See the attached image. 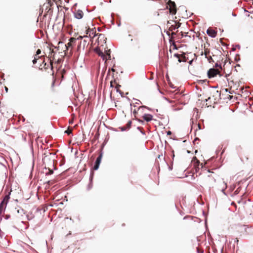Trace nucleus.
<instances>
[{
	"mask_svg": "<svg viewBox=\"0 0 253 253\" xmlns=\"http://www.w3.org/2000/svg\"><path fill=\"white\" fill-rule=\"evenodd\" d=\"M219 73V71L214 69V68H211L208 71V77L209 79H211L215 77Z\"/></svg>",
	"mask_w": 253,
	"mask_h": 253,
	"instance_id": "1",
	"label": "nucleus"
},
{
	"mask_svg": "<svg viewBox=\"0 0 253 253\" xmlns=\"http://www.w3.org/2000/svg\"><path fill=\"white\" fill-rule=\"evenodd\" d=\"M102 156H103V153H102V152H101L100 153V154L99 155V156H98V157L97 158V159H96V161L95 162V164H94V165L93 166V169L94 170H97L98 169L99 165H100V164L101 161Z\"/></svg>",
	"mask_w": 253,
	"mask_h": 253,
	"instance_id": "2",
	"label": "nucleus"
},
{
	"mask_svg": "<svg viewBox=\"0 0 253 253\" xmlns=\"http://www.w3.org/2000/svg\"><path fill=\"white\" fill-rule=\"evenodd\" d=\"M88 44L87 41L85 40H84L83 41H80V42L78 43L77 50L78 51H80L81 49L84 50L85 46H86Z\"/></svg>",
	"mask_w": 253,
	"mask_h": 253,
	"instance_id": "3",
	"label": "nucleus"
},
{
	"mask_svg": "<svg viewBox=\"0 0 253 253\" xmlns=\"http://www.w3.org/2000/svg\"><path fill=\"white\" fill-rule=\"evenodd\" d=\"M169 12L172 14H175L176 13V5L174 2L172 1L171 0H169Z\"/></svg>",
	"mask_w": 253,
	"mask_h": 253,
	"instance_id": "4",
	"label": "nucleus"
},
{
	"mask_svg": "<svg viewBox=\"0 0 253 253\" xmlns=\"http://www.w3.org/2000/svg\"><path fill=\"white\" fill-rule=\"evenodd\" d=\"M77 42V40L74 38H71L69 40V42L65 44L66 50H68L69 48L72 47L73 45L75 44Z\"/></svg>",
	"mask_w": 253,
	"mask_h": 253,
	"instance_id": "5",
	"label": "nucleus"
},
{
	"mask_svg": "<svg viewBox=\"0 0 253 253\" xmlns=\"http://www.w3.org/2000/svg\"><path fill=\"white\" fill-rule=\"evenodd\" d=\"M74 17L78 19H81L84 15L83 11L80 9H78L77 11L74 12Z\"/></svg>",
	"mask_w": 253,
	"mask_h": 253,
	"instance_id": "6",
	"label": "nucleus"
},
{
	"mask_svg": "<svg viewBox=\"0 0 253 253\" xmlns=\"http://www.w3.org/2000/svg\"><path fill=\"white\" fill-rule=\"evenodd\" d=\"M192 163L193 165L194 168H199V166L201 165L202 167H203V164H200V161L196 158V157H194L192 160Z\"/></svg>",
	"mask_w": 253,
	"mask_h": 253,
	"instance_id": "7",
	"label": "nucleus"
},
{
	"mask_svg": "<svg viewBox=\"0 0 253 253\" xmlns=\"http://www.w3.org/2000/svg\"><path fill=\"white\" fill-rule=\"evenodd\" d=\"M207 33L209 36L211 38H215L217 35V32L216 31L210 28L207 29Z\"/></svg>",
	"mask_w": 253,
	"mask_h": 253,
	"instance_id": "8",
	"label": "nucleus"
},
{
	"mask_svg": "<svg viewBox=\"0 0 253 253\" xmlns=\"http://www.w3.org/2000/svg\"><path fill=\"white\" fill-rule=\"evenodd\" d=\"M94 29H90L89 28L86 30V34H88L89 37H94L96 36L97 35L95 31H94Z\"/></svg>",
	"mask_w": 253,
	"mask_h": 253,
	"instance_id": "9",
	"label": "nucleus"
},
{
	"mask_svg": "<svg viewBox=\"0 0 253 253\" xmlns=\"http://www.w3.org/2000/svg\"><path fill=\"white\" fill-rule=\"evenodd\" d=\"M9 199V194L5 195L4 198L3 199L2 201L0 202L1 205H3V206H5V207H6Z\"/></svg>",
	"mask_w": 253,
	"mask_h": 253,
	"instance_id": "10",
	"label": "nucleus"
},
{
	"mask_svg": "<svg viewBox=\"0 0 253 253\" xmlns=\"http://www.w3.org/2000/svg\"><path fill=\"white\" fill-rule=\"evenodd\" d=\"M143 118L145 121L149 122L152 120L153 116L151 114H145L143 115Z\"/></svg>",
	"mask_w": 253,
	"mask_h": 253,
	"instance_id": "11",
	"label": "nucleus"
},
{
	"mask_svg": "<svg viewBox=\"0 0 253 253\" xmlns=\"http://www.w3.org/2000/svg\"><path fill=\"white\" fill-rule=\"evenodd\" d=\"M180 25L181 24L180 23L176 24V25H170V27H169V30L171 31L175 30V29H178L179 27H180Z\"/></svg>",
	"mask_w": 253,
	"mask_h": 253,
	"instance_id": "12",
	"label": "nucleus"
},
{
	"mask_svg": "<svg viewBox=\"0 0 253 253\" xmlns=\"http://www.w3.org/2000/svg\"><path fill=\"white\" fill-rule=\"evenodd\" d=\"M93 179V174H91L89 177L90 183L88 184L87 187V190H89L92 187V181Z\"/></svg>",
	"mask_w": 253,
	"mask_h": 253,
	"instance_id": "13",
	"label": "nucleus"
},
{
	"mask_svg": "<svg viewBox=\"0 0 253 253\" xmlns=\"http://www.w3.org/2000/svg\"><path fill=\"white\" fill-rule=\"evenodd\" d=\"M26 217L27 220H31L34 218V215L32 213V212H30L26 215Z\"/></svg>",
	"mask_w": 253,
	"mask_h": 253,
	"instance_id": "14",
	"label": "nucleus"
},
{
	"mask_svg": "<svg viewBox=\"0 0 253 253\" xmlns=\"http://www.w3.org/2000/svg\"><path fill=\"white\" fill-rule=\"evenodd\" d=\"M6 207H5L3 205H1L0 203V214L2 213L3 209H5Z\"/></svg>",
	"mask_w": 253,
	"mask_h": 253,
	"instance_id": "15",
	"label": "nucleus"
},
{
	"mask_svg": "<svg viewBox=\"0 0 253 253\" xmlns=\"http://www.w3.org/2000/svg\"><path fill=\"white\" fill-rule=\"evenodd\" d=\"M131 125V121H129L126 126V127L127 128V129H128L130 128Z\"/></svg>",
	"mask_w": 253,
	"mask_h": 253,
	"instance_id": "16",
	"label": "nucleus"
},
{
	"mask_svg": "<svg viewBox=\"0 0 253 253\" xmlns=\"http://www.w3.org/2000/svg\"><path fill=\"white\" fill-rule=\"evenodd\" d=\"M53 173V170L48 169V171L46 172V175H51Z\"/></svg>",
	"mask_w": 253,
	"mask_h": 253,
	"instance_id": "17",
	"label": "nucleus"
},
{
	"mask_svg": "<svg viewBox=\"0 0 253 253\" xmlns=\"http://www.w3.org/2000/svg\"><path fill=\"white\" fill-rule=\"evenodd\" d=\"M65 133L68 134H70L71 133H72V129H67V130H66L65 131Z\"/></svg>",
	"mask_w": 253,
	"mask_h": 253,
	"instance_id": "18",
	"label": "nucleus"
},
{
	"mask_svg": "<svg viewBox=\"0 0 253 253\" xmlns=\"http://www.w3.org/2000/svg\"><path fill=\"white\" fill-rule=\"evenodd\" d=\"M183 58L184 59L183 60H181L180 59V57H179V58H178V61L179 62H186V60L185 59V56H183Z\"/></svg>",
	"mask_w": 253,
	"mask_h": 253,
	"instance_id": "19",
	"label": "nucleus"
},
{
	"mask_svg": "<svg viewBox=\"0 0 253 253\" xmlns=\"http://www.w3.org/2000/svg\"><path fill=\"white\" fill-rule=\"evenodd\" d=\"M119 128L121 129V131H124L127 130L126 126H121L119 127Z\"/></svg>",
	"mask_w": 253,
	"mask_h": 253,
	"instance_id": "20",
	"label": "nucleus"
},
{
	"mask_svg": "<svg viewBox=\"0 0 253 253\" xmlns=\"http://www.w3.org/2000/svg\"><path fill=\"white\" fill-rule=\"evenodd\" d=\"M98 55L101 56L103 59H104V56L103 53L101 51H100L98 53Z\"/></svg>",
	"mask_w": 253,
	"mask_h": 253,
	"instance_id": "21",
	"label": "nucleus"
},
{
	"mask_svg": "<svg viewBox=\"0 0 253 253\" xmlns=\"http://www.w3.org/2000/svg\"><path fill=\"white\" fill-rule=\"evenodd\" d=\"M215 66L216 67H219L220 68H221V65L220 64H218V63H216L215 65Z\"/></svg>",
	"mask_w": 253,
	"mask_h": 253,
	"instance_id": "22",
	"label": "nucleus"
},
{
	"mask_svg": "<svg viewBox=\"0 0 253 253\" xmlns=\"http://www.w3.org/2000/svg\"><path fill=\"white\" fill-rule=\"evenodd\" d=\"M17 212H18V213H24V210H23V209H21L20 210H18L17 211Z\"/></svg>",
	"mask_w": 253,
	"mask_h": 253,
	"instance_id": "23",
	"label": "nucleus"
},
{
	"mask_svg": "<svg viewBox=\"0 0 253 253\" xmlns=\"http://www.w3.org/2000/svg\"><path fill=\"white\" fill-rule=\"evenodd\" d=\"M41 50L39 49H38L36 51L37 55H39V54H41Z\"/></svg>",
	"mask_w": 253,
	"mask_h": 253,
	"instance_id": "24",
	"label": "nucleus"
},
{
	"mask_svg": "<svg viewBox=\"0 0 253 253\" xmlns=\"http://www.w3.org/2000/svg\"><path fill=\"white\" fill-rule=\"evenodd\" d=\"M174 56L176 57L177 58H179V57H180V55L177 54V53H175L174 54Z\"/></svg>",
	"mask_w": 253,
	"mask_h": 253,
	"instance_id": "25",
	"label": "nucleus"
},
{
	"mask_svg": "<svg viewBox=\"0 0 253 253\" xmlns=\"http://www.w3.org/2000/svg\"><path fill=\"white\" fill-rule=\"evenodd\" d=\"M147 108L148 110H150V109L149 107L145 106H142L140 107L139 108Z\"/></svg>",
	"mask_w": 253,
	"mask_h": 253,
	"instance_id": "26",
	"label": "nucleus"
},
{
	"mask_svg": "<svg viewBox=\"0 0 253 253\" xmlns=\"http://www.w3.org/2000/svg\"><path fill=\"white\" fill-rule=\"evenodd\" d=\"M37 59L35 58L33 60V63L34 64H35L37 63Z\"/></svg>",
	"mask_w": 253,
	"mask_h": 253,
	"instance_id": "27",
	"label": "nucleus"
},
{
	"mask_svg": "<svg viewBox=\"0 0 253 253\" xmlns=\"http://www.w3.org/2000/svg\"><path fill=\"white\" fill-rule=\"evenodd\" d=\"M195 168V172H198L199 170V168Z\"/></svg>",
	"mask_w": 253,
	"mask_h": 253,
	"instance_id": "28",
	"label": "nucleus"
},
{
	"mask_svg": "<svg viewBox=\"0 0 253 253\" xmlns=\"http://www.w3.org/2000/svg\"><path fill=\"white\" fill-rule=\"evenodd\" d=\"M82 38H83V37H82V36H80V37H79V38H78L77 39H76V40H77V41H79V40H80L82 39Z\"/></svg>",
	"mask_w": 253,
	"mask_h": 253,
	"instance_id": "29",
	"label": "nucleus"
},
{
	"mask_svg": "<svg viewBox=\"0 0 253 253\" xmlns=\"http://www.w3.org/2000/svg\"><path fill=\"white\" fill-rule=\"evenodd\" d=\"M170 86L172 88H174L175 87L174 86V85L173 84H172L171 83L170 84Z\"/></svg>",
	"mask_w": 253,
	"mask_h": 253,
	"instance_id": "30",
	"label": "nucleus"
},
{
	"mask_svg": "<svg viewBox=\"0 0 253 253\" xmlns=\"http://www.w3.org/2000/svg\"><path fill=\"white\" fill-rule=\"evenodd\" d=\"M190 216H185L184 218H183V219H187L188 218V217H190Z\"/></svg>",
	"mask_w": 253,
	"mask_h": 253,
	"instance_id": "31",
	"label": "nucleus"
},
{
	"mask_svg": "<svg viewBox=\"0 0 253 253\" xmlns=\"http://www.w3.org/2000/svg\"><path fill=\"white\" fill-rule=\"evenodd\" d=\"M171 132L170 131H169L167 132V134L168 135H170V134H171Z\"/></svg>",
	"mask_w": 253,
	"mask_h": 253,
	"instance_id": "32",
	"label": "nucleus"
},
{
	"mask_svg": "<svg viewBox=\"0 0 253 253\" xmlns=\"http://www.w3.org/2000/svg\"><path fill=\"white\" fill-rule=\"evenodd\" d=\"M197 252H198V253H203V251H202V252H200V251H199V249H197Z\"/></svg>",
	"mask_w": 253,
	"mask_h": 253,
	"instance_id": "33",
	"label": "nucleus"
},
{
	"mask_svg": "<svg viewBox=\"0 0 253 253\" xmlns=\"http://www.w3.org/2000/svg\"><path fill=\"white\" fill-rule=\"evenodd\" d=\"M242 227L244 228V229H245V230H246V229H247L246 226H245V225H243Z\"/></svg>",
	"mask_w": 253,
	"mask_h": 253,
	"instance_id": "34",
	"label": "nucleus"
},
{
	"mask_svg": "<svg viewBox=\"0 0 253 253\" xmlns=\"http://www.w3.org/2000/svg\"><path fill=\"white\" fill-rule=\"evenodd\" d=\"M170 24L171 23L169 21H168L167 23L168 26H169Z\"/></svg>",
	"mask_w": 253,
	"mask_h": 253,
	"instance_id": "35",
	"label": "nucleus"
},
{
	"mask_svg": "<svg viewBox=\"0 0 253 253\" xmlns=\"http://www.w3.org/2000/svg\"><path fill=\"white\" fill-rule=\"evenodd\" d=\"M232 15L234 16V17H236V14L234 13H232Z\"/></svg>",
	"mask_w": 253,
	"mask_h": 253,
	"instance_id": "36",
	"label": "nucleus"
},
{
	"mask_svg": "<svg viewBox=\"0 0 253 253\" xmlns=\"http://www.w3.org/2000/svg\"><path fill=\"white\" fill-rule=\"evenodd\" d=\"M103 35H102V34L99 35V38H101V37H103Z\"/></svg>",
	"mask_w": 253,
	"mask_h": 253,
	"instance_id": "37",
	"label": "nucleus"
},
{
	"mask_svg": "<svg viewBox=\"0 0 253 253\" xmlns=\"http://www.w3.org/2000/svg\"><path fill=\"white\" fill-rule=\"evenodd\" d=\"M238 240L236 238V240H235V242H237L238 243Z\"/></svg>",
	"mask_w": 253,
	"mask_h": 253,
	"instance_id": "38",
	"label": "nucleus"
},
{
	"mask_svg": "<svg viewBox=\"0 0 253 253\" xmlns=\"http://www.w3.org/2000/svg\"><path fill=\"white\" fill-rule=\"evenodd\" d=\"M171 35H172V36H173V35H176V34H175V33H174V32H172V33H171Z\"/></svg>",
	"mask_w": 253,
	"mask_h": 253,
	"instance_id": "39",
	"label": "nucleus"
},
{
	"mask_svg": "<svg viewBox=\"0 0 253 253\" xmlns=\"http://www.w3.org/2000/svg\"><path fill=\"white\" fill-rule=\"evenodd\" d=\"M141 133L143 134H145V132L143 131H140Z\"/></svg>",
	"mask_w": 253,
	"mask_h": 253,
	"instance_id": "40",
	"label": "nucleus"
},
{
	"mask_svg": "<svg viewBox=\"0 0 253 253\" xmlns=\"http://www.w3.org/2000/svg\"><path fill=\"white\" fill-rule=\"evenodd\" d=\"M224 189H222V192L224 193V194H225V192H224Z\"/></svg>",
	"mask_w": 253,
	"mask_h": 253,
	"instance_id": "41",
	"label": "nucleus"
},
{
	"mask_svg": "<svg viewBox=\"0 0 253 253\" xmlns=\"http://www.w3.org/2000/svg\"><path fill=\"white\" fill-rule=\"evenodd\" d=\"M46 159V156H45V157L43 159V160L44 161H45Z\"/></svg>",
	"mask_w": 253,
	"mask_h": 253,
	"instance_id": "42",
	"label": "nucleus"
},
{
	"mask_svg": "<svg viewBox=\"0 0 253 253\" xmlns=\"http://www.w3.org/2000/svg\"><path fill=\"white\" fill-rule=\"evenodd\" d=\"M210 99V97H209L208 99H206V101H208V100H209Z\"/></svg>",
	"mask_w": 253,
	"mask_h": 253,
	"instance_id": "43",
	"label": "nucleus"
},
{
	"mask_svg": "<svg viewBox=\"0 0 253 253\" xmlns=\"http://www.w3.org/2000/svg\"><path fill=\"white\" fill-rule=\"evenodd\" d=\"M119 93H120L121 94H122V93H123V92H122L121 91H120H120H119Z\"/></svg>",
	"mask_w": 253,
	"mask_h": 253,
	"instance_id": "44",
	"label": "nucleus"
},
{
	"mask_svg": "<svg viewBox=\"0 0 253 253\" xmlns=\"http://www.w3.org/2000/svg\"><path fill=\"white\" fill-rule=\"evenodd\" d=\"M181 36H182V37H183V32H181Z\"/></svg>",
	"mask_w": 253,
	"mask_h": 253,
	"instance_id": "45",
	"label": "nucleus"
},
{
	"mask_svg": "<svg viewBox=\"0 0 253 253\" xmlns=\"http://www.w3.org/2000/svg\"><path fill=\"white\" fill-rule=\"evenodd\" d=\"M198 127H199V129H201V127H200L201 126H200V125L199 124L198 125Z\"/></svg>",
	"mask_w": 253,
	"mask_h": 253,
	"instance_id": "46",
	"label": "nucleus"
},
{
	"mask_svg": "<svg viewBox=\"0 0 253 253\" xmlns=\"http://www.w3.org/2000/svg\"><path fill=\"white\" fill-rule=\"evenodd\" d=\"M169 170H171L172 169V168L169 167Z\"/></svg>",
	"mask_w": 253,
	"mask_h": 253,
	"instance_id": "47",
	"label": "nucleus"
},
{
	"mask_svg": "<svg viewBox=\"0 0 253 253\" xmlns=\"http://www.w3.org/2000/svg\"><path fill=\"white\" fill-rule=\"evenodd\" d=\"M137 101L139 102H140V101L139 100H137V99H135Z\"/></svg>",
	"mask_w": 253,
	"mask_h": 253,
	"instance_id": "48",
	"label": "nucleus"
},
{
	"mask_svg": "<svg viewBox=\"0 0 253 253\" xmlns=\"http://www.w3.org/2000/svg\"><path fill=\"white\" fill-rule=\"evenodd\" d=\"M237 47L240 48V45H237Z\"/></svg>",
	"mask_w": 253,
	"mask_h": 253,
	"instance_id": "49",
	"label": "nucleus"
},
{
	"mask_svg": "<svg viewBox=\"0 0 253 253\" xmlns=\"http://www.w3.org/2000/svg\"><path fill=\"white\" fill-rule=\"evenodd\" d=\"M225 91H226V92H227V91H228V89L226 88V89H225Z\"/></svg>",
	"mask_w": 253,
	"mask_h": 253,
	"instance_id": "50",
	"label": "nucleus"
},
{
	"mask_svg": "<svg viewBox=\"0 0 253 253\" xmlns=\"http://www.w3.org/2000/svg\"><path fill=\"white\" fill-rule=\"evenodd\" d=\"M137 129H140V127L138 126V127H137Z\"/></svg>",
	"mask_w": 253,
	"mask_h": 253,
	"instance_id": "51",
	"label": "nucleus"
},
{
	"mask_svg": "<svg viewBox=\"0 0 253 253\" xmlns=\"http://www.w3.org/2000/svg\"><path fill=\"white\" fill-rule=\"evenodd\" d=\"M5 90H6V91H7L8 88H7V87H5Z\"/></svg>",
	"mask_w": 253,
	"mask_h": 253,
	"instance_id": "52",
	"label": "nucleus"
},
{
	"mask_svg": "<svg viewBox=\"0 0 253 253\" xmlns=\"http://www.w3.org/2000/svg\"><path fill=\"white\" fill-rule=\"evenodd\" d=\"M234 50H235V48H233V51H234Z\"/></svg>",
	"mask_w": 253,
	"mask_h": 253,
	"instance_id": "53",
	"label": "nucleus"
},
{
	"mask_svg": "<svg viewBox=\"0 0 253 253\" xmlns=\"http://www.w3.org/2000/svg\"><path fill=\"white\" fill-rule=\"evenodd\" d=\"M136 104H139V102H136Z\"/></svg>",
	"mask_w": 253,
	"mask_h": 253,
	"instance_id": "54",
	"label": "nucleus"
},
{
	"mask_svg": "<svg viewBox=\"0 0 253 253\" xmlns=\"http://www.w3.org/2000/svg\"><path fill=\"white\" fill-rule=\"evenodd\" d=\"M98 31H100V29L98 28Z\"/></svg>",
	"mask_w": 253,
	"mask_h": 253,
	"instance_id": "55",
	"label": "nucleus"
},
{
	"mask_svg": "<svg viewBox=\"0 0 253 253\" xmlns=\"http://www.w3.org/2000/svg\"><path fill=\"white\" fill-rule=\"evenodd\" d=\"M128 36L129 37H131V35H129Z\"/></svg>",
	"mask_w": 253,
	"mask_h": 253,
	"instance_id": "56",
	"label": "nucleus"
},
{
	"mask_svg": "<svg viewBox=\"0 0 253 253\" xmlns=\"http://www.w3.org/2000/svg\"><path fill=\"white\" fill-rule=\"evenodd\" d=\"M192 61H190V64H191L192 63Z\"/></svg>",
	"mask_w": 253,
	"mask_h": 253,
	"instance_id": "57",
	"label": "nucleus"
}]
</instances>
